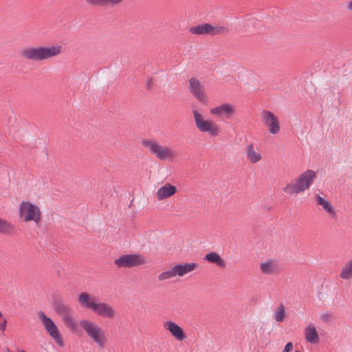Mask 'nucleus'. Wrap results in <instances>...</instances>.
I'll list each match as a JSON object with an SVG mask.
<instances>
[{
    "label": "nucleus",
    "mask_w": 352,
    "mask_h": 352,
    "mask_svg": "<svg viewBox=\"0 0 352 352\" xmlns=\"http://www.w3.org/2000/svg\"><path fill=\"white\" fill-rule=\"evenodd\" d=\"M78 301L82 308L91 311L101 318L114 320L117 316V311L112 305L98 300L87 292L79 294Z\"/></svg>",
    "instance_id": "f257e3e1"
},
{
    "label": "nucleus",
    "mask_w": 352,
    "mask_h": 352,
    "mask_svg": "<svg viewBox=\"0 0 352 352\" xmlns=\"http://www.w3.org/2000/svg\"><path fill=\"white\" fill-rule=\"evenodd\" d=\"M63 46L58 44L36 47L29 46L21 50L20 55L22 58L28 60L41 62L59 56L63 53Z\"/></svg>",
    "instance_id": "f03ea898"
},
{
    "label": "nucleus",
    "mask_w": 352,
    "mask_h": 352,
    "mask_svg": "<svg viewBox=\"0 0 352 352\" xmlns=\"http://www.w3.org/2000/svg\"><path fill=\"white\" fill-rule=\"evenodd\" d=\"M316 178V173L307 170L294 179L286 183L282 190L286 195L292 196L309 189Z\"/></svg>",
    "instance_id": "7ed1b4c3"
},
{
    "label": "nucleus",
    "mask_w": 352,
    "mask_h": 352,
    "mask_svg": "<svg viewBox=\"0 0 352 352\" xmlns=\"http://www.w3.org/2000/svg\"><path fill=\"white\" fill-rule=\"evenodd\" d=\"M17 215L19 221L24 223L39 224L43 218L41 207L30 200H22L18 205Z\"/></svg>",
    "instance_id": "20e7f679"
},
{
    "label": "nucleus",
    "mask_w": 352,
    "mask_h": 352,
    "mask_svg": "<svg viewBox=\"0 0 352 352\" xmlns=\"http://www.w3.org/2000/svg\"><path fill=\"white\" fill-rule=\"evenodd\" d=\"M143 147L148 149L149 153L155 158L161 161L173 162L175 161L178 153L170 146H163L154 140L143 139L141 142Z\"/></svg>",
    "instance_id": "39448f33"
},
{
    "label": "nucleus",
    "mask_w": 352,
    "mask_h": 352,
    "mask_svg": "<svg viewBox=\"0 0 352 352\" xmlns=\"http://www.w3.org/2000/svg\"><path fill=\"white\" fill-rule=\"evenodd\" d=\"M80 325L87 336L97 345L98 348H104L108 339L105 331L94 321L82 319Z\"/></svg>",
    "instance_id": "423d86ee"
},
{
    "label": "nucleus",
    "mask_w": 352,
    "mask_h": 352,
    "mask_svg": "<svg viewBox=\"0 0 352 352\" xmlns=\"http://www.w3.org/2000/svg\"><path fill=\"white\" fill-rule=\"evenodd\" d=\"M199 267L197 263H183L175 264L166 270L161 272L157 276V280L160 282H164L176 277H184L188 274L195 271Z\"/></svg>",
    "instance_id": "0eeeda50"
},
{
    "label": "nucleus",
    "mask_w": 352,
    "mask_h": 352,
    "mask_svg": "<svg viewBox=\"0 0 352 352\" xmlns=\"http://www.w3.org/2000/svg\"><path fill=\"white\" fill-rule=\"evenodd\" d=\"M192 113L197 129L204 133H208L212 137H217L219 135L220 128L213 120L207 119L197 110H192Z\"/></svg>",
    "instance_id": "6e6552de"
},
{
    "label": "nucleus",
    "mask_w": 352,
    "mask_h": 352,
    "mask_svg": "<svg viewBox=\"0 0 352 352\" xmlns=\"http://www.w3.org/2000/svg\"><path fill=\"white\" fill-rule=\"evenodd\" d=\"M54 309L68 329L74 333L77 331L78 323L73 309L68 305L63 302H57L54 305Z\"/></svg>",
    "instance_id": "1a4fd4ad"
},
{
    "label": "nucleus",
    "mask_w": 352,
    "mask_h": 352,
    "mask_svg": "<svg viewBox=\"0 0 352 352\" xmlns=\"http://www.w3.org/2000/svg\"><path fill=\"white\" fill-rule=\"evenodd\" d=\"M38 317L50 338L58 346L63 347L65 346L64 338L53 320L43 311H40L38 314Z\"/></svg>",
    "instance_id": "9d476101"
},
{
    "label": "nucleus",
    "mask_w": 352,
    "mask_h": 352,
    "mask_svg": "<svg viewBox=\"0 0 352 352\" xmlns=\"http://www.w3.org/2000/svg\"><path fill=\"white\" fill-rule=\"evenodd\" d=\"M261 121L271 135H276L280 132V122L273 112L263 110L261 113Z\"/></svg>",
    "instance_id": "9b49d317"
},
{
    "label": "nucleus",
    "mask_w": 352,
    "mask_h": 352,
    "mask_svg": "<svg viewBox=\"0 0 352 352\" xmlns=\"http://www.w3.org/2000/svg\"><path fill=\"white\" fill-rule=\"evenodd\" d=\"M189 32L196 35L209 34L211 36L226 34L229 29L221 25H212L210 23H201L200 25L190 27Z\"/></svg>",
    "instance_id": "f8f14e48"
},
{
    "label": "nucleus",
    "mask_w": 352,
    "mask_h": 352,
    "mask_svg": "<svg viewBox=\"0 0 352 352\" xmlns=\"http://www.w3.org/2000/svg\"><path fill=\"white\" fill-rule=\"evenodd\" d=\"M146 259L136 254H130L120 256L115 260V264L119 267H133L146 263Z\"/></svg>",
    "instance_id": "ddd939ff"
},
{
    "label": "nucleus",
    "mask_w": 352,
    "mask_h": 352,
    "mask_svg": "<svg viewBox=\"0 0 352 352\" xmlns=\"http://www.w3.org/2000/svg\"><path fill=\"white\" fill-rule=\"evenodd\" d=\"M189 90L192 95L201 103L206 104L208 102V96L206 94L204 85L196 78L189 80Z\"/></svg>",
    "instance_id": "4468645a"
},
{
    "label": "nucleus",
    "mask_w": 352,
    "mask_h": 352,
    "mask_svg": "<svg viewBox=\"0 0 352 352\" xmlns=\"http://www.w3.org/2000/svg\"><path fill=\"white\" fill-rule=\"evenodd\" d=\"M259 270L265 276L277 275L280 272L278 261L274 258H266L259 263Z\"/></svg>",
    "instance_id": "2eb2a0df"
},
{
    "label": "nucleus",
    "mask_w": 352,
    "mask_h": 352,
    "mask_svg": "<svg viewBox=\"0 0 352 352\" xmlns=\"http://www.w3.org/2000/svg\"><path fill=\"white\" fill-rule=\"evenodd\" d=\"M236 112L235 107L228 102H223L210 109V113L217 117L230 118Z\"/></svg>",
    "instance_id": "dca6fc26"
},
{
    "label": "nucleus",
    "mask_w": 352,
    "mask_h": 352,
    "mask_svg": "<svg viewBox=\"0 0 352 352\" xmlns=\"http://www.w3.org/2000/svg\"><path fill=\"white\" fill-rule=\"evenodd\" d=\"M163 327L177 341L182 342L186 338L183 329L172 320H166L163 323Z\"/></svg>",
    "instance_id": "f3484780"
},
{
    "label": "nucleus",
    "mask_w": 352,
    "mask_h": 352,
    "mask_svg": "<svg viewBox=\"0 0 352 352\" xmlns=\"http://www.w3.org/2000/svg\"><path fill=\"white\" fill-rule=\"evenodd\" d=\"M315 201L318 206H321L324 212L331 218L333 219L337 218V213L334 206L325 197H322L317 194L315 195Z\"/></svg>",
    "instance_id": "a211bd4d"
},
{
    "label": "nucleus",
    "mask_w": 352,
    "mask_h": 352,
    "mask_svg": "<svg viewBox=\"0 0 352 352\" xmlns=\"http://www.w3.org/2000/svg\"><path fill=\"white\" fill-rule=\"evenodd\" d=\"M245 153L247 160L250 164H256L263 158L262 151L253 144H250L245 148Z\"/></svg>",
    "instance_id": "6ab92c4d"
},
{
    "label": "nucleus",
    "mask_w": 352,
    "mask_h": 352,
    "mask_svg": "<svg viewBox=\"0 0 352 352\" xmlns=\"http://www.w3.org/2000/svg\"><path fill=\"white\" fill-rule=\"evenodd\" d=\"M177 191V189L175 186L170 183H166L157 189L155 192V196L158 201H163L173 196Z\"/></svg>",
    "instance_id": "aec40b11"
},
{
    "label": "nucleus",
    "mask_w": 352,
    "mask_h": 352,
    "mask_svg": "<svg viewBox=\"0 0 352 352\" xmlns=\"http://www.w3.org/2000/svg\"><path fill=\"white\" fill-rule=\"evenodd\" d=\"M305 338L307 342L311 344H317L319 342V336L315 326L309 324L305 329Z\"/></svg>",
    "instance_id": "412c9836"
},
{
    "label": "nucleus",
    "mask_w": 352,
    "mask_h": 352,
    "mask_svg": "<svg viewBox=\"0 0 352 352\" xmlns=\"http://www.w3.org/2000/svg\"><path fill=\"white\" fill-rule=\"evenodd\" d=\"M204 260L216 265L220 268H225L226 267V261L215 252H210L206 254L204 256Z\"/></svg>",
    "instance_id": "4be33fe9"
},
{
    "label": "nucleus",
    "mask_w": 352,
    "mask_h": 352,
    "mask_svg": "<svg viewBox=\"0 0 352 352\" xmlns=\"http://www.w3.org/2000/svg\"><path fill=\"white\" fill-rule=\"evenodd\" d=\"M86 2L91 6H115L122 3L124 0H85Z\"/></svg>",
    "instance_id": "5701e85b"
},
{
    "label": "nucleus",
    "mask_w": 352,
    "mask_h": 352,
    "mask_svg": "<svg viewBox=\"0 0 352 352\" xmlns=\"http://www.w3.org/2000/svg\"><path fill=\"white\" fill-rule=\"evenodd\" d=\"M340 278L344 280L352 278V260L346 263L340 272Z\"/></svg>",
    "instance_id": "b1692460"
},
{
    "label": "nucleus",
    "mask_w": 352,
    "mask_h": 352,
    "mask_svg": "<svg viewBox=\"0 0 352 352\" xmlns=\"http://www.w3.org/2000/svg\"><path fill=\"white\" fill-rule=\"evenodd\" d=\"M13 230V225L7 220L0 217V234H10Z\"/></svg>",
    "instance_id": "393cba45"
},
{
    "label": "nucleus",
    "mask_w": 352,
    "mask_h": 352,
    "mask_svg": "<svg viewBox=\"0 0 352 352\" xmlns=\"http://www.w3.org/2000/svg\"><path fill=\"white\" fill-rule=\"evenodd\" d=\"M285 318V311L283 305H280L274 312V319L277 322H283Z\"/></svg>",
    "instance_id": "a878e982"
},
{
    "label": "nucleus",
    "mask_w": 352,
    "mask_h": 352,
    "mask_svg": "<svg viewBox=\"0 0 352 352\" xmlns=\"http://www.w3.org/2000/svg\"><path fill=\"white\" fill-rule=\"evenodd\" d=\"M333 314L330 312H323L320 316V319L323 323H330L333 320Z\"/></svg>",
    "instance_id": "bb28decb"
},
{
    "label": "nucleus",
    "mask_w": 352,
    "mask_h": 352,
    "mask_svg": "<svg viewBox=\"0 0 352 352\" xmlns=\"http://www.w3.org/2000/svg\"><path fill=\"white\" fill-rule=\"evenodd\" d=\"M7 327V320L3 316L1 311H0V330L4 331Z\"/></svg>",
    "instance_id": "cd10ccee"
},
{
    "label": "nucleus",
    "mask_w": 352,
    "mask_h": 352,
    "mask_svg": "<svg viewBox=\"0 0 352 352\" xmlns=\"http://www.w3.org/2000/svg\"><path fill=\"white\" fill-rule=\"evenodd\" d=\"M293 349V344L292 342H288L284 349H283V352H289L292 350Z\"/></svg>",
    "instance_id": "c85d7f7f"
},
{
    "label": "nucleus",
    "mask_w": 352,
    "mask_h": 352,
    "mask_svg": "<svg viewBox=\"0 0 352 352\" xmlns=\"http://www.w3.org/2000/svg\"><path fill=\"white\" fill-rule=\"evenodd\" d=\"M346 8L349 11L352 12V0L347 3Z\"/></svg>",
    "instance_id": "c756f323"
}]
</instances>
